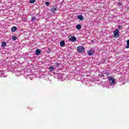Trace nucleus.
<instances>
[{
    "instance_id": "21",
    "label": "nucleus",
    "mask_w": 129,
    "mask_h": 129,
    "mask_svg": "<svg viewBox=\"0 0 129 129\" xmlns=\"http://www.w3.org/2000/svg\"><path fill=\"white\" fill-rule=\"evenodd\" d=\"M117 6H118V7H120V6H122V3L118 2V3L117 4Z\"/></svg>"
},
{
    "instance_id": "20",
    "label": "nucleus",
    "mask_w": 129,
    "mask_h": 129,
    "mask_svg": "<svg viewBox=\"0 0 129 129\" xmlns=\"http://www.w3.org/2000/svg\"><path fill=\"white\" fill-rule=\"evenodd\" d=\"M118 28L119 29V30H122V26H121L120 25H118Z\"/></svg>"
},
{
    "instance_id": "1",
    "label": "nucleus",
    "mask_w": 129,
    "mask_h": 129,
    "mask_svg": "<svg viewBox=\"0 0 129 129\" xmlns=\"http://www.w3.org/2000/svg\"><path fill=\"white\" fill-rule=\"evenodd\" d=\"M77 51L79 53H84L85 52V49L82 46H79L77 47Z\"/></svg>"
},
{
    "instance_id": "4",
    "label": "nucleus",
    "mask_w": 129,
    "mask_h": 129,
    "mask_svg": "<svg viewBox=\"0 0 129 129\" xmlns=\"http://www.w3.org/2000/svg\"><path fill=\"white\" fill-rule=\"evenodd\" d=\"M50 11H51L52 13H54L55 11H57V7H54V6H51Z\"/></svg>"
},
{
    "instance_id": "9",
    "label": "nucleus",
    "mask_w": 129,
    "mask_h": 129,
    "mask_svg": "<svg viewBox=\"0 0 129 129\" xmlns=\"http://www.w3.org/2000/svg\"><path fill=\"white\" fill-rule=\"evenodd\" d=\"M78 19L79 20H80V21H84V17L82 15H79L78 17Z\"/></svg>"
},
{
    "instance_id": "18",
    "label": "nucleus",
    "mask_w": 129,
    "mask_h": 129,
    "mask_svg": "<svg viewBox=\"0 0 129 129\" xmlns=\"http://www.w3.org/2000/svg\"><path fill=\"white\" fill-rule=\"evenodd\" d=\"M54 65L55 66H57V67H59V65H60V63H59L58 62H55L54 63Z\"/></svg>"
},
{
    "instance_id": "3",
    "label": "nucleus",
    "mask_w": 129,
    "mask_h": 129,
    "mask_svg": "<svg viewBox=\"0 0 129 129\" xmlns=\"http://www.w3.org/2000/svg\"><path fill=\"white\" fill-rule=\"evenodd\" d=\"M109 82H110L111 85H113V84H114V83L115 82V80H114V79H113V78H110L109 79Z\"/></svg>"
},
{
    "instance_id": "10",
    "label": "nucleus",
    "mask_w": 129,
    "mask_h": 129,
    "mask_svg": "<svg viewBox=\"0 0 129 129\" xmlns=\"http://www.w3.org/2000/svg\"><path fill=\"white\" fill-rule=\"evenodd\" d=\"M11 31L12 32H16V31H17V27H13L11 29Z\"/></svg>"
},
{
    "instance_id": "2",
    "label": "nucleus",
    "mask_w": 129,
    "mask_h": 129,
    "mask_svg": "<svg viewBox=\"0 0 129 129\" xmlns=\"http://www.w3.org/2000/svg\"><path fill=\"white\" fill-rule=\"evenodd\" d=\"M113 33L114 34L113 38H118L119 37V31L118 29H115Z\"/></svg>"
},
{
    "instance_id": "19",
    "label": "nucleus",
    "mask_w": 129,
    "mask_h": 129,
    "mask_svg": "<svg viewBox=\"0 0 129 129\" xmlns=\"http://www.w3.org/2000/svg\"><path fill=\"white\" fill-rule=\"evenodd\" d=\"M36 17H33L31 18L32 21H36Z\"/></svg>"
},
{
    "instance_id": "5",
    "label": "nucleus",
    "mask_w": 129,
    "mask_h": 129,
    "mask_svg": "<svg viewBox=\"0 0 129 129\" xmlns=\"http://www.w3.org/2000/svg\"><path fill=\"white\" fill-rule=\"evenodd\" d=\"M77 39L76 37H75V36H71L70 38H69V40L71 41V42H76Z\"/></svg>"
},
{
    "instance_id": "17",
    "label": "nucleus",
    "mask_w": 129,
    "mask_h": 129,
    "mask_svg": "<svg viewBox=\"0 0 129 129\" xmlns=\"http://www.w3.org/2000/svg\"><path fill=\"white\" fill-rule=\"evenodd\" d=\"M45 4L46 7H48V6L50 5V2H45Z\"/></svg>"
},
{
    "instance_id": "11",
    "label": "nucleus",
    "mask_w": 129,
    "mask_h": 129,
    "mask_svg": "<svg viewBox=\"0 0 129 129\" xmlns=\"http://www.w3.org/2000/svg\"><path fill=\"white\" fill-rule=\"evenodd\" d=\"M64 45H65V41H62L60 42V46L61 47H63V46H64Z\"/></svg>"
},
{
    "instance_id": "16",
    "label": "nucleus",
    "mask_w": 129,
    "mask_h": 129,
    "mask_svg": "<svg viewBox=\"0 0 129 129\" xmlns=\"http://www.w3.org/2000/svg\"><path fill=\"white\" fill-rule=\"evenodd\" d=\"M30 4H35L36 3V0H30Z\"/></svg>"
},
{
    "instance_id": "8",
    "label": "nucleus",
    "mask_w": 129,
    "mask_h": 129,
    "mask_svg": "<svg viewBox=\"0 0 129 129\" xmlns=\"http://www.w3.org/2000/svg\"><path fill=\"white\" fill-rule=\"evenodd\" d=\"M50 72H52V71H55V68L52 66H51L48 68Z\"/></svg>"
},
{
    "instance_id": "6",
    "label": "nucleus",
    "mask_w": 129,
    "mask_h": 129,
    "mask_svg": "<svg viewBox=\"0 0 129 129\" xmlns=\"http://www.w3.org/2000/svg\"><path fill=\"white\" fill-rule=\"evenodd\" d=\"M94 54V50L92 49H90L89 51H88V54L89 56H92Z\"/></svg>"
},
{
    "instance_id": "7",
    "label": "nucleus",
    "mask_w": 129,
    "mask_h": 129,
    "mask_svg": "<svg viewBox=\"0 0 129 129\" xmlns=\"http://www.w3.org/2000/svg\"><path fill=\"white\" fill-rule=\"evenodd\" d=\"M35 53L37 56H39L41 54V50L40 49H37L35 50Z\"/></svg>"
},
{
    "instance_id": "15",
    "label": "nucleus",
    "mask_w": 129,
    "mask_h": 129,
    "mask_svg": "<svg viewBox=\"0 0 129 129\" xmlns=\"http://www.w3.org/2000/svg\"><path fill=\"white\" fill-rule=\"evenodd\" d=\"M18 39V37L16 36H14L12 37L13 41H16Z\"/></svg>"
},
{
    "instance_id": "13",
    "label": "nucleus",
    "mask_w": 129,
    "mask_h": 129,
    "mask_svg": "<svg viewBox=\"0 0 129 129\" xmlns=\"http://www.w3.org/2000/svg\"><path fill=\"white\" fill-rule=\"evenodd\" d=\"M127 46L125 47L126 49H128L129 48V39L126 41Z\"/></svg>"
},
{
    "instance_id": "14",
    "label": "nucleus",
    "mask_w": 129,
    "mask_h": 129,
    "mask_svg": "<svg viewBox=\"0 0 129 129\" xmlns=\"http://www.w3.org/2000/svg\"><path fill=\"white\" fill-rule=\"evenodd\" d=\"M77 30H80L81 29V25H78L76 26Z\"/></svg>"
},
{
    "instance_id": "12",
    "label": "nucleus",
    "mask_w": 129,
    "mask_h": 129,
    "mask_svg": "<svg viewBox=\"0 0 129 129\" xmlns=\"http://www.w3.org/2000/svg\"><path fill=\"white\" fill-rule=\"evenodd\" d=\"M7 46V42L3 41L2 42V47H4V48H5V47H6Z\"/></svg>"
}]
</instances>
